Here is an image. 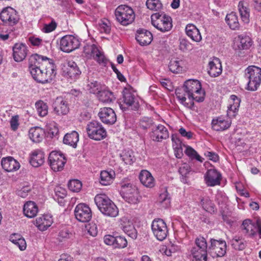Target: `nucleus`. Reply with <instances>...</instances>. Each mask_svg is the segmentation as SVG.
<instances>
[{
	"instance_id": "2eb2a0df",
	"label": "nucleus",
	"mask_w": 261,
	"mask_h": 261,
	"mask_svg": "<svg viewBox=\"0 0 261 261\" xmlns=\"http://www.w3.org/2000/svg\"><path fill=\"white\" fill-rule=\"evenodd\" d=\"M41 69L42 74H46L45 81H42L40 83L45 84L50 83L54 78L56 74V66L52 59L48 58L44 59V61L41 63Z\"/></svg>"
},
{
	"instance_id": "e433bc0d",
	"label": "nucleus",
	"mask_w": 261,
	"mask_h": 261,
	"mask_svg": "<svg viewBox=\"0 0 261 261\" xmlns=\"http://www.w3.org/2000/svg\"><path fill=\"white\" fill-rule=\"evenodd\" d=\"M115 177V173L113 170L110 171L103 170L100 173V183L102 185H110Z\"/></svg>"
},
{
	"instance_id": "412c9836",
	"label": "nucleus",
	"mask_w": 261,
	"mask_h": 261,
	"mask_svg": "<svg viewBox=\"0 0 261 261\" xmlns=\"http://www.w3.org/2000/svg\"><path fill=\"white\" fill-rule=\"evenodd\" d=\"M204 177L205 182L208 186L213 187L220 184L221 174L215 169L208 170Z\"/></svg>"
},
{
	"instance_id": "72a5a7b5",
	"label": "nucleus",
	"mask_w": 261,
	"mask_h": 261,
	"mask_svg": "<svg viewBox=\"0 0 261 261\" xmlns=\"http://www.w3.org/2000/svg\"><path fill=\"white\" fill-rule=\"evenodd\" d=\"M98 99L104 103H109L115 100L113 93L105 86L97 95Z\"/></svg>"
},
{
	"instance_id": "cd10ccee",
	"label": "nucleus",
	"mask_w": 261,
	"mask_h": 261,
	"mask_svg": "<svg viewBox=\"0 0 261 261\" xmlns=\"http://www.w3.org/2000/svg\"><path fill=\"white\" fill-rule=\"evenodd\" d=\"M53 223V219L50 215L46 214L37 218L35 225L41 231L46 230Z\"/></svg>"
},
{
	"instance_id": "39448f33",
	"label": "nucleus",
	"mask_w": 261,
	"mask_h": 261,
	"mask_svg": "<svg viewBox=\"0 0 261 261\" xmlns=\"http://www.w3.org/2000/svg\"><path fill=\"white\" fill-rule=\"evenodd\" d=\"M48 58L38 54L33 55L30 59V72L33 78L38 83L45 81L46 74H41V63Z\"/></svg>"
},
{
	"instance_id": "bf43d9fd",
	"label": "nucleus",
	"mask_w": 261,
	"mask_h": 261,
	"mask_svg": "<svg viewBox=\"0 0 261 261\" xmlns=\"http://www.w3.org/2000/svg\"><path fill=\"white\" fill-rule=\"evenodd\" d=\"M10 123L11 129L13 131H16L19 125V116L17 115L13 116L10 120Z\"/></svg>"
},
{
	"instance_id": "0eeeda50",
	"label": "nucleus",
	"mask_w": 261,
	"mask_h": 261,
	"mask_svg": "<svg viewBox=\"0 0 261 261\" xmlns=\"http://www.w3.org/2000/svg\"><path fill=\"white\" fill-rule=\"evenodd\" d=\"M121 193L123 199L130 204L138 203L141 198L138 190L130 184H122Z\"/></svg>"
},
{
	"instance_id": "680f3d73",
	"label": "nucleus",
	"mask_w": 261,
	"mask_h": 261,
	"mask_svg": "<svg viewBox=\"0 0 261 261\" xmlns=\"http://www.w3.org/2000/svg\"><path fill=\"white\" fill-rule=\"evenodd\" d=\"M57 26V23L54 20H52L49 24H45L42 29V31L44 33H49L54 31Z\"/></svg>"
},
{
	"instance_id": "393cba45",
	"label": "nucleus",
	"mask_w": 261,
	"mask_h": 261,
	"mask_svg": "<svg viewBox=\"0 0 261 261\" xmlns=\"http://www.w3.org/2000/svg\"><path fill=\"white\" fill-rule=\"evenodd\" d=\"M252 45V41L248 36L239 35L234 39V49H249Z\"/></svg>"
},
{
	"instance_id": "c9c22d12",
	"label": "nucleus",
	"mask_w": 261,
	"mask_h": 261,
	"mask_svg": "<svg viewBox=\"0 0 261 261\" xmlns=\"http://www.w3.org/2000/svg\"><path fill=\"white\" fill-rule=\"evenodd\" d=\"M171 198L166 187L162 189L158 199V203L163 207L166 208L170 205Z\"/></svg>"
},
{
	"instance_id": "2f4dec72",
	"label": "nucleus",
	"mask_w": 261,
	"mask_h": 261,
	"mask_svg": "<svg viewBox=\"0 0 261 261\" xmlns=\"http://www.w3.org/2000/svg\"><path fill=\"white\" fill-rule=\"evenodd\" d=\"M139 179L141 182L146 187L152 188L155 185L154 178L147 170H143L141 171Z\"/></svg>"
},
{
	"instance_id": "37998d69",
	"label": "nucleus",
	"mask_w": 261,
	"mask_h": 261,
	"mask_svg": "<svg viewBox=\"0 0 261 261\" xmlns=\"http://www.w3.org/2000/svg\"><path fill=\"white\" fill-rule=\"evenodd\" d=\"M122 160L127 165H132L135 161L134 152L132 150H124L120 154Z\"/></svg>"
},
{
	"instance_id": "5701e85b",
	"label": "nucleus",
	"mask_w": 261,
	"mask_h": 261,
	"mask_svg": "<svg viewBox=\"0 0 261 261\" xmlns=\"http://www.w3.org/2000/svg\"><path fill=\"white\" fill-rule=\"evenodd\" d=\"M241 228L243 233L250 238H253L257 234V223L255 224L249 219L245 220Z\"/></svg>"
},
{
	"instance_id": "8fccbe9b",
	"label": "nucleus",
	"mask_w": 261,
	"mask_h": 261,
	"mask_svg": "<svg viewBox=\"0 0 261 261\" xmlns=\"http://www.w3.org/2000/svg\"><path fill=\"white\" fill-rule=\"evenodd\" d=\"M104 87V85L97 81L90 82L87 85L88 90L90 93L97 95Z\"/></svg>"
},
{
	"instance_id": "9d476101",
	"label": "nucleus",
	"mask_w": 261,
	"mask_h": 261,
	"mask_svg": "<svg viewBox=\"0 0 261 261\" xmlns=\"http://www.w3.org/2000/svg\"><path fill=\"white\" fill-rule=\"evenodd\" d=\"M210 245L208 247V253L213 257L223 256L226 251V243L225 241L211 239Z\"/></svg>"
},
{
	"instance_id": "4be33fe9",
	"label": "nucleus",
	"mask_w": 261,
	"mask_h": 261,
	"mask_svg": "<svg viewBox=\"0 0 261 261\" xmlns=\"http://www.w3.org/2000/svg\"><path fill=\"white\" fill-rule=\"evenodd\" d=\"M67 101L62 97H57L54 103V111L58 115H65L69 112Z\"/></svg>"
},
{
	"instance_id": "5fc2aeb1",
	"label": "nucleus",
	"mask_w": 261,
	"mask_h": 261,
	"mask_svg": "<svg viewBox=\"0 0 261 261\" xmlns=\"http://www.w3.org/2000/svg\"><path fill=\"white\" fill-rule=\"evenodd\" d=\"M181 61L172 59L169 65V68L170 70L173 73H178L182 70L181 66Z\"/></svg>"
},
{
	"instance_id": "a878e982",
	"label": "nucleus",
	"mask_w": 261,
	"mask_h": 261,
	"mask_svg": "<svg viewBox=\"0 0 261 261\" xmlns=\"http://www.w3.org/2000/svg\"><path fill=\"white\" fill-rule=\"evenodd\" d=\"M152 35L148 31L140 29L137 32L136 39L141 46L149 44L152 40Z\"/></svg>"
},
{
	"instance_id": "603ef678",
	"label": "nucleus",
	"mask_w": 261,
	"mask_h": 261,
	"mask_svg": "<svg viewBox=\"0 0 261 261\" xmlns=\"http://www.w3.org/2000/svg\"><path fill=\"white\" fill-rule=\"evenodd\" d=\"M154 122L151 118L144 117L140 121V126L143 129L151 128L154 126Z\"/></svg>"
},
{
	"instance_id": "de8ad7c7",
	"label": "nucleus",
	"mask_w": 261,
	"mask_h": 261,
	"mask_svg": "<svg viewBox=\"0 0 261 261\" xmlns=\"http://www.w3.org/2000/svg\"><path fill=\"white\" fill-rule=\"evenodd\" d=\"M195 246L193 247L192 248H194V250L195 251H197L196 249H199L202 250V252H203V250H208V246L206 241L205 239L201 236H199L197 237L195 241Z\"/></svg>"
},
{
	"instance_id": "bb28decb",
	"label": "nucleus",
	"mask_w": 261,
	"mask_h": 261,
	"mask_svg": "<svg viewBox=\"0 0 261 261\" xmlns=\"http://www.w3.org/2000/svg\"><path fill=\"white\" fill-rule=\"evenodd\" d=\"M2 168L7 172H13L20 168V164L16 160L11 156L3 158L1 161Z\"/></svg>"
},
{
	"instance_id": "13d9d810",
	"label": "nucleus",
	"mask_w": 261,
	"mask_h": 261,
	"mask_svg": "<svg viewBox=\"0 0 261 261\" xmlns=\"http://www.w3.org/2000/svg\"><path fill=\"white\" fill-rule=\"evenodd\" d=\"M13 56L16 62H21L24 60L27 56L25 50H13Z\"/></svg>"
},
{
	"instance_id": "f257e3e1",
	"label": "nucleus",
	"mask_w": 261,
	"mask_h": 261,
	"mask_svg": "<svg viewBox=\"0 0 261 261\" xmlns=\"http://www.w3.org/2000/svg\"><path fill=\"white\" fill-rule=\"evenodd\" d=\"M175 95L180 103L192 109L194 101L199 102L204 100L205 92L202 89L199 81L189 80L185 82L182 87L176 89Z\"/></svg>"
},
{
	"instance_id": "1a4fd4ad",
	"label": "nucleus",
	"mask_w": 261,
	"mask_h": 261,
	"mask_svg": "<svg viewBox=\"0 0 261 261\" xmlns=\"http://www.w3.org/2000/svg\"><path fill=\"white\" fill-rule=\"evenodd\" d=\"M151 17L152 25L161 32L168 31L172 27L171 18L169 16L155 13Z\"/></svg>"
},
{
	"instance_id": "b1692460",
	"label": "nucleus",
	"mask_w": 261,
	"mask_h": 261,
	"mask_svg": "<svg viewBox=\"0 0 261 261\" xmlns=\"http://www.w3.org/2000/svg\"><path fill=\"white\" fill-rule=\"evenodd\" d=\"M80 43L79 40L72 35H66L60 40V49L67 47L68 49H78Z\"/></svg>"
},
{
	"instance_id": "052dcab7",
	"label": "nucleus",
	"mask_w": 261,
	"mask_h": 261,
	"mask_svg": "<svg viewBox=\"0 0 261 261\" xmlns=\"http://www.w3.org/2000/svg\"><path fill=\"white\" fill-rule=\"evenodd\" d=\"M191 167L187 163L182 164L179 168L178 172L182 177H186L187 175L190 172Z\"/></svg>"
},
{
	"instance_id": "a19ab883",
	"label": "nucleus",
	"mask_w": 261,
	"mask_h": 261,
	"mask_svg": "<svg viewBox=\"0 0 261 261\" xmlns=\"http://www.w3.org/2000/svg\"><path fill=\"white\" fill-rule=\"evenodd\" d=\"M227 24L231 30H238L239 28L240 24L238 21V16L234 12L227 14L225 18Z\"/></svg>"
},
{
	"instance_id": "f704fd0d",
	"label": "nucleus",
	"mask_w": 261,
	"mask_h": 261,
	"mask_svg": "<svg viewBox=\"0 0 261 261\" xmlns=\"http://www.w3.org/2000/svg\"><path fill=\"white\" fill-rule=\"evenodd\" d=\"M187 35L193 40L199 42L201 40V36L199 30L193 24H188L186 27Z\"/></svg>"
},
{
	"instance_id": "338daca9",
	"label": "nucleus",
	"mask_w": 261,
	"mask_h": 261,
	"mask_svg": "<svg viewBox=\"0 0 261 261\" xmlns=\"http://www.w3.org/2000/svg\"><path fill=\"white\" fill-rule=\"evenodd\" d=\"M173 146L174 150V154L175 156L178 159L181 158L183 155L181 145H178L177 144V146H175V145L173 144Z\"/></svg>"
},
{
	"instance_id": "20e7f679",
	"label": "nucleus",
	"mask_w": 261,
	"mask_h": 261,
	"mask_svg": "<svg viewBox=\"0 0 261 261\" xmlns=\"http://www.w3.org/2000/svg\"><path fill=\"white\" fill-rule=\"evenodd\" d=\"M245 78L247 81V89L256 91L261 84V68L249 66L245 71Z\"/></svg>"
},
{
	"instance_id": "c85d7f7f",
	"label": "nucleus",
	"mask_w": 261,
	"mask_h": 261,
	"mask_svg": "<svg viewBox=\"0 0 261 261\" xmlns=\"http://www.w3.org/2000/svg\"><path fill=\"white\" fill-rule=\"evenodd\" d=\"M208 73L212 77H217L222 72L221 62L218 58H214L208 63Z\"/></svg>"
},
{
	"instance_id": "f3484780",
	"label": "nucleus",
	"mask_w": 261,
	"mask_h": 261,
	"mask_svg": "<svg viewBox=\"0 0 261 261\" xmlns=\"http://www.w3.org/2000/svg\"><path fill=\"white\" fill-rule=\"evenodd\" d=\"M104 242L106 244L112 246L114 248L122 249L127 245V241L122 236L114 237L112 235H106L104 237Z\"/></svg>"
},
{
	"instance_id": "4c0bfd02",
	"label": "nucleus",
	"mask_w": 261,
	"mask_h": 261,
	"mask_svg": "<svg viewBox=\"0 0 261 261\" xmlns=\"http://www.w3.org/2000/svg\"><path fill=\"white\" fill-rule=\"evenodd\" d=\"M44 130L39 127L31 128L29 130V137L34 142H40L44 136Z\"/></svg>"
},
{
	"instance_id": "ea45409f",
	"label": "nucleus",
	"mask_w": 261,
	"mask_h": 261,
	"mask_svg": "<svg viewBox=\"0 0 261 261\" xmlns=\"http://www.w3.org/2000/svg\"><path fill=\"white\" fill-rule=\"evenodd\" d=\"M201 206L205 211L212 213L215 211V205L208 196H201L199 198Z\"/></svg>"
},
{
	"instance_id": "e2e57ef3",
	"label": "nucleus",
	"mask_w": 261,
	"mask_h": 261,
	"mask_svg": "<svg viewBox=\"0 0 261 261\" xmlns=\"http://www.w3.org/2000/svg\"><path fill=\"white\" fill-rule=\"evenodd\" d=\"M30 191L31 188L30 186H24L21 189L18 190L16 192V194L18 196L22 198H25L28 195V193Z\"/></svg>"
},
{
	"instance_id": "f03ea898",
	"label": "nucleus",
	"mask_w": 261,
	"mask_h": 261,
	"mask_svg": "<svg viewBox=\"0 0 261 261\" xmlns=\"http://www.w3.org/2000/svg\"><path fill=\"white\" fill-rule=\"evenodd\" d=\"M240 99L237 96L231 95L230 97V103L227 111V115L229 118L219 117L216 119H213L212 121V128L216 131H223L228 129L231 123L230 118H234L237 115L240 107Z\"/></svg>"
},
{
	"instance_id": "c03bdc74",
	"label": "nucleus",
	"mask_w": 261,
	"mask_h": 261,
	"mask_svg": "<svg viewBox=\"0 0 261 261\" xmlns=\"http://www.w3.org/2000/svg\"><path fill=\"white\" fill-rule=\"evenodd\" d=\"M91 53L93 55V59L99 64L105 66H106L108 60L102 51L100 50H92Z\"/></svg>"
},
{
	"instance_id": "6e6552de",
	"label": "nucleus",
	"mask_w": 261,
	"mask_h": 261,
	"mask_svg": "<svg viewBox=\"0 0 261 261\" xmlns=\"http://www.w3.org/2000/svg\"><path fill=\"white\" fill-rule=\"evenodd\" d=\"M88 136L92 139L99 141L107 136V132L100 123L93 121L89 123L86 127Z\"/></svg>"
},
{
	"instance_id": "a18cd8bd",
	"label": "nucleus",
	"mask_w": 261,
	"mask_h": 261,
	"mask_svg": "<svg viewBox=\"0 0 261 261\" xmlns=\"http://www.w3.org/2000/svg\"><path fill=\"white\" fill-rule=\"evenodd\" d=\"M231 244L234 249L238 250H243L246 246V241L239 236H235L231 240Z\"/></svg>"
},
{
	"instance_id": "ddd939ff",
	"label": "nucleus",
	"mask_w": 261,
	"mask_h": 261,
	"mask_svg": "<svg viewBox=\"0 0 261 261\" xmlns=\"http://www.w3.org/2000/svg\"><path fill=\"white\" fill-rule=\"evenodd\" d=\"M48 160L50 167L55 172L63 170L66 162V159L64 154L57 151H51Z\"/></svg>"
},
{
	"instance_id": "0e129e2a",
	"label": "nucleus",
	"mask_w": 261,
	"mask_h": 261,
	"mask_svg": "<svg viewBox=\"0 0 261 261\" xmlns=\"http://www.w3.org/2000/svg\"><path fill=\"white\" fill-rule=\"evenodd\" d=\"M55 192L56 195L59 197H60L61 198H63L66 196V190L60 187H56L55 189Z\"/></svg>"
},
{
	"instance_id": "6ab92c4d",
	"label": "nucleus",
	"mask_w": 261,
	"mask_h": 261,
	"mask_svg": "<svg viewBox=\"0 0 261 261\" xmlns=\"http://www.w3.org/2000/svg\"><path fill=\"white\" fill-rule=\"evenodd\" d=\"M98 116L101 121L107 124H113L117 119L114 111L111 108H101L98 113Z\"/></svg>"
},
{
	"instance_id": "9b49d317",
	"label": "nucleus",
	"mask_w": 261,
	"mask_h": 261,
	"mask_svg": "<svg viewBox=\"0 0 261 261\" xmlns=\"http://www.w3.org/2000/svg\"><path fill=\"white\" fill-rule=\"evenodd\" d=\"M63 75L71 80L75 81L80 77L81 71L77 64L73 61H67L62 67Z\"/></svg>"
},
{
	"instance_id": "7ed1b4c3",
	"label": "nucleus",
	"mask_w": 261,
	"mask_h": 261,
	"mask_svg": "<svg viewBox=\"0 0 261 261\" xmlns=\"http://www.w3.org/2000/svg\"><path fill=\"white\" fill-rule=\"evenodd\" d=\"M94 201L100 211L105 215L115 217L118 215V208L114 203L105 194H97Z\"/></svg>"
},
{
	"instance_id": "7c9ffc66",
	"label": "nucleus",
	"mask_w": 261,
	"mask_h": 261,
	"mask_svg": "<svg viewBox=\"0 0 261 261\" xmlns=\"http://www.w3.org/2000/svg\"><path fill=\"white\" fill-rule=\"evenodd\" d=\"M23 211L24 215L27 217L32 218L37 215L38 212V207L35 202L29 201L24 203Z\"/></svg>"
},
{
	"instance_id": "423d86ee",
	"label": "nucleus",
	"mask_w": 261,
	"mask_h": 261,
	"mask_svg": "<svg viewBox=\"0 0 261 261\" xmlns=\"http://www.w3.org/2000/svg\"><path fill=\"white\" fill-rule=\"evenodd\" d=\"M116 20L123 25H127L135 20V14L133 9L126 5H120L115 11Z\"/></svg>"
},
{
	"instance_id": "79ce46f5",
	"label": "nucleus",
	"mask_w": 261,
	"mask_h": 261,
	"mask_svg": "<svg viewBox=\"0 0 261 261\" xmlns=\"http://www.w3.org/2000/svg\"><path fill=\"white\" fill-rule=\"evenodd\" d=\"M10 240L13 244L19 247L20 250H24L26 248L25 240L19 234H13L10 236Z\"/></svg>"
},
{
	"instance_id": "09e8293b",
	"label": "nucleus",
	"mask_w": 261,
	"mask_h": 261,
	"mask_svg": "<svg viewBox=\"0 0 261 261\" xmlns=\"http://www.w3.org/2000/svg\"><path fill=\"white\" fill-rule=\"evenodd\" d=\"M35 107L38 115L40 117H44L48 113V106L42 100L37 101L35 103Z\"/></svg>"
},
{
	"instance_id": "4d7b16f0",
	"label": "nucleus",
	"mask_w": 261,
	"mask_h": 261,
	"mask_svg": "<svg viewBox=\"0 0 261 261\" xmlns=\"http://www.w3.org/2000/svg\"><path fill=\"white\" fill-rule=\"evenodd\" d=\"M185 153L191 159H195L197 161L202 162V158L197 153V152L192 147L190 146H187L186 149L185 150Z\"/></svg>"
},
{
	"instance_id": "49530a36",
	"label": "nucleus",
	"mask_w": 261,
	"mask_h": 261,
	"mask_svg": "<svg viewBox=\"0 0 261 261\" xmlns=\"http://www.w3.org/2000/svg\"><path fill=\"white\" fill-rule=\"evenodd\" d=\"M197 251L194 250V248L191 249V254L193 256V261H207V255L208 250H202L196 249Z\"/></svg>"
},
{
	"instance_id": "4468645a",
	"label": "nucleus",
	"mask_w": 261,
	"mask_h": 261,
	"mask_svg": "<svg viewBox=\"0 0 261 261\" xmlns=\"http://www.w3.org/2000/svg\"><path fill=\"white\" fill-rule=\"evenodd\" d=\"M0 18L4 25L8 26L15 25L19 19L16 11L11 7L4 9L0 14Z\"/></svg>"
},
{
	"instance_id": "c756f323",
	"label": "nucleus",
	"mask_w": 261,
	"mask_h": 261,
	"mask_svg": "<svg viewBox=\"0 0 261 261\" xmlns=\"http://www.w3.org/2000/svg\"><path fill=\"white\" fill-rule=\"evenodd\" d=\"M44 162V154L40 150H35L31 154L30 163L34 167L41 166Z\"/></svg>"
},
{
	"instance_id": "a211bd4d",
	"label": "nucleus",
	"mask_w": 261,
	"mask_h": 261,
	"mask_svg": "<svg viewBox=\"0 0 261 261\" xmlns=\"http://www.w3.org/2000/svg\"><path fill=\"white\" fill-rule=\"evenodd\" d=\"M150 138L156 142H161L163 140L169 138V132L167 128L163 125L159 124L152 128Z\"/></svg>"
},
{
	"instance_id": "3c124183",
	"label": "nucleus",
	"mask_w": 261,
	"mask_h": 261,
	"mask_svg": "<svg viewBox=\"0 0 261 261\" xmlns=\"http://www.w3.org/2000/svg\"><path fill=\"white\" fill-rule=\"evenodd\" d=\"M123 231L132 239L137 238L138 232L135 227L133 225H125L123 227Z\"/></svg>"
},
{
	"instance_id": "58836bf2",
	"label": "nucleus",
	"mask_w": 261,
	"mask_h": 261,
	"mask_svg": "<svg viewBox=\"0 0 261 261\" xmlns=\"http://www.w3.org/2000/svg\"><path fill=\"white\" fill-rule=\"evenodd\" d=\"M238 9L242 20L245 23L249 21L250 11L247 7V4L244 1H240L238 4Z\"/></svg>"
},
{
	"instance_id": "dca6fc26",
	"label": "nucleus",
	"mask_w": 261,
	"mask_h": 261,
	"mask_svg": "<svg viewBox=\"0 0 261 261\" xmlns=\"http://www.w3.org/2000/svg\"><path fill=\"white\" fill-rule=\"evenodd\" d=\"M74 215L80 222L86 223L90 221L92 218V211L90 207L85 203H80L75 207Z\"/></svg>"
},
{
	"instance_id": "aec40b11",
	"label": "nucleus",
	"mask_w": 261,
	"mask_h": 261,
	"mask_svg": "<svg viewBox=\"0 0 261 261\" xmlns=\"http://www.w3.org/2000/svg\"><path fill=\"white\" fill-rule=\"evenodd\" d=\"M123 101L126 105L130 107L132 110L138 109L139 107V102L132 90L125 88L123 90Z\"/></svg>"
},
{
	"instance_id": "473e14b6",
	"label": "nucleus",
	"mask_w": 261,
	"mask_h": 261,
	"mask_svg": "<svg viewBox=\"0 0 261 261\" xmlns=\"http://www.w3.org/2000/svg\"><path fill=\"white\" fill-rule=\"evenodd\" d=\"M79 140V134L76 131H72L70 133H67L64 136L63 143L75 148L77 146V143Z\"/></svg>"
},
{
	"instance_id": "864d4df0",
	"label": "nucleus",
	"mask_w": 261,
	"mask_h": 261,
	"mask_svg": "<svg viewBox=\"0 0 261 261\" xmlns=\"http://www.w3.org/2000/svg\"><path fill=\"white\" fill-rule=\"evenodd\" d=\"M147 7L151 10L158 11L162 8V4L160 0H147Z\"/></svg>"
},
{
	"instance_id": "774afa93",
	"label": "nucleus",
	"mask_w": 261,
	"mask_h": 261,
	"mask_svg": "<svg viewBox=\"0 0 261 261\" xmlns=\"http://www.w3.org/2000/svg\"><path fill=\"white\" fill-rule=\"evenodd\" d=\"M181 136L190 139L193 137V133L191 131H187L184 128L181 127L178 130Z\"/></svg>"
},
{
	"instance_id": "f8f14e48",
	"label": "nucleus",
	"mask_w": 261,
	"mask_h": 261,
	"mask_svg": "<svg viewBox=\"0 0 261 261\" xmlns=\"http://www.w3.org/2000/svg\"><path fill=\"white\" fill-rule=\"evenodd\" d=\"M151 229L154 236L159 241L165 240L168 233V230L165 221L160 218L155 219L151 224Z\"/></svg>"
},
{
	"instance_id": "6e6d98bb",
	"label": "nucleus",
	"mask_w": 261,
	"mask_h": 261,
	"mask_svg": "<svg viewBox=\"0 0 261 261\" xmlns=\"http://www.w3.org/2000/svg\"><path fill=\"white\" fill-rule=\"evenodd\" d=\"M68 187L70 191L78 192L82 189V184L79 180L73 179L69 181Z\"/></svg>"
},
{
	"instance_id": "69168bd1",
	"label": "nucleus",
	"mask_w": 261,
	"mask_h": 261,
	"mask_svg": "<svg viewBox=\"0 0 261 261\" xmlns=\"http://www.w3.org/2000/svg\"><path fill=\"white\" fill-rule=\"evenodd\" d=\"M59 133V129L55 124L51 125L48 129V134L51 137H57Z\"/></svg>"
}]
</instances>
